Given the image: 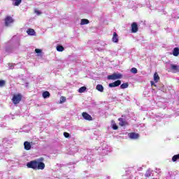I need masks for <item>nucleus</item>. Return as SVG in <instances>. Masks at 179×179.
<instances>
[{
  "mask_svg": "<svg viewBox=\"0 0 179 179\" xmlns=\"http://www.w3.org/2000/svg\"><path fill=\"white\" fill-rule=\"evenodd\" d=\"M43 160L44 158H39L36 160L29 162L27 163V167L33 170H44L45 169V164L43 162Z\"/></svg>",
  "mask_w": 179,
  "mask_h": 179,
  "instance_id": "nucleus-1",
  "label": "nucleus"
},
{
  "mask_svg": "<svg viewBox=\"0 0 179 179\" xmlns=\"http://www.w3.org/2000/svg\"><path fill=\"white\" fill-rule=\"evenodd\" d=\"M94 152H95L94 150L90 151L88 154L85 157L87 163L91 166H92L93 164L96 162L95 155H92Z\"/></svg>",
  "mask_w": 179,
  "mask_h": 179,
  "instance_id": "nucleus-2",
  "label": "nucleus"
},
{
  "mask_svg": "<svg viewBox=\"0 0 179 179\" xmlns=\"http://www.w3.org/2000/svg\"><path fill=\"white\" fill-rule=\"evenodd\" d=\"M101 150H102L103 153L106 154V152H108L109 150L108 145H107V143H103L101 147L96 148L94 150V152H98L99 155H101V152H100Z\"/></svg>",
  "mask_w": 179,
  "mask_h": 179,
  "instance_id": "nucleus-3",
  "label": "nucleus"
},
{
  "mask_svg": "<svg viewBox=\"0 0 179 179\" xmlns=\"http://www.w3.org/2000/svg\"><path fill=\"white\" fill-rule=\"evenodd\" d=\"M122 78V75L120 73H114L112 75H109L107 77L108 80H117V79H121Z\"/></svg>",
  "mask_w": 179,
  "mask_h": 179,
  "instance_id": "nucleus-4",
  "label": "nucleus"
},
{
  "mask_svg": "<svg viewBox=\"0 0 179 179\" xmlns=\"http://www.w3.org/2000/svg\"><path fill=\"white\" fill-rule=\"evenodd\" d=\"M15 22V20H13V18L10 16H7L5 18V26L6 27H9L10 26H11L13 24V23Z\"/></svg>",
  "mask_w": 179,
  "mask_h": 179,
  "instance_id": "nucleus-5",
  "label": "nucleus"
},
{
  "mask_svg": "<svg viewBox=\"0 0 179 179\" xmlns=\"http://www.w3.org/2000/svg\"><path fill=\"white\" fill-rule=\"evenodd\" d=\"M13 103L14 104H19L20 103V101H22V95L20 94H17V95H14L13 96Z\"/></svg>",
  "mask_w": 179,
  "mask_h": 179,
  "instance_id": "nucleus-6",
  "label": "nucleus"
},
{
  "mask_svg": "<svg viewBox=\"0 0 179 179\" xmlns=\"http://www.w3.org/2000/svg\"><path fill=\"white\" fill-rule=\"evenodd\" d=\"M121 85V80H117L113 83H109V87H118Z\"/></svg>",
  "mask_w": 179,
  "mask_h": 179,
  "instance_id": "nucleus-7",
  "label": "nucleus"
},
{
  "mask_svg": "<svg viewBox=\"0 0 179 179\" xmlns=\"http://www.w3.org/2000/svg\"><path fill=\"white\" fill-rule=\"evenodd\" d=\"M82 116L84 118V120H86L87 121H92L93 120L92 115H89V113L86 112L83 113Z\"/></svg>",
  "mask_w": 179,
  "mask_h": 179,
  "instance_id": "nucleus-8",
  "label": "nucleus"
},
{
  "mask_svg": "<svg viewBox=\"0 0 179 179\" xmlns=\"http://www.w3.org/2000/svg\"><path fill=\"white\" fill-rule=\"evenodd\" d=\"M128 136L130 139H138L139 138V134L131 132L128 134Z\"/></svg>",
  "mask_w": 179,
  "mask_h": 179,
  "instance_id": "nucleus-9",
  "label": "nucleus"
},
{
  "mask_svg": "<svg viewBox=\"0 0 179 179\" xmlns=\"http://www.w3.org/2000/svg\"><path fill=\"white\" fill-rule=\"evenodd\" d=\"M138 30V24L136 22H133L131 24V33H137Z\"/></svg>",
  "mask_w": 179,
  "mask_h": 179,
  "instance_id": "nucleus-10",
  "label": "nucleus"
},
{
  "mask_svg": "<svg viewBox=\"0 0 179 179\" xmlns=\"http://www.w3.org/2000/svg\"><path fill=\"white\" fill-rule=\"evenodd\" d=\"M24 148L25 150H30V149H31V144H30L29 141H25L24 143Z\"/></svg>",
  "mask_w": 179,
  "mask_h": 179,
  "instance_id": "nucleus-11",
  "label": "nucleus"
},
{
  "mask_svg": "<svg viewBox=\"0 0 179 179\" xmlns=\"http://www.w3.org/2000/svg\"><path fill=\"white\" fill-rule=\"evenodd\" d=\"M171 71H174V72H177L179 69V66L177 64H171L170 65Z\"/></svg>",
  "mask_w": 179,
  "mask_h": 179,
  "instance_id": "nucleus-12",
  "label": "nucleus"
},
{
  "mask_svg": "<svg viewBox=\"0 0 179 179\" xmlns=\"http://www.w3.org/2000/svg\"><path fill=\"white\" fill-rule=\"evenodd\" d=\"M119 121V125H120V127H125V125L127 124V122H125V120H124V118L120 117L118 119Z\"/></svg>",
  "mask_w": 179,
  "mask_h": 179,
  "instance_id": "nucleus-13",
  "label": "nucleus"
},
{
  "mask_svg": "<svg viewBox=\"0 0 179 179\" xmlns=\"http://www.w3.org/2000/svg\"><path fill=\"white\" fill-rule=\"evenodd\" d=\"M27 33L28 36H36V31L33 29H28Z\"/></svg>",
  "mask_w": 179,
  "mask_h": 179,
  "instance_id": "nucleus-14",
  "label": "nucleus"
},
{
  "mask_svg": "<svg viewBox=\"0 0 179 179\" xmlns=\"http://www.w3.org/2000/svg\"><path fill=\"white\" fill-rule=\"evenodd\" d=\"M96 90H98V92H100L101 93H103V92H104V87H103L102 85L101 84H98L96 87Z\"/></svg>",
  "mask_w": 179,
  "mask_h": 179,
  "instance_id": "nucleus-15",
  "label": "nucleus"
},
{
  "mask_svg": "<svg viewBox=\"0 0 179 179\" xmlns=\"http://www.w3.org/2000/svg\"><path fill=\"white\" fill-rule=\"evenodd\" d=\"M113 43H118V34L116 32L113 33V36L112 38Z\"/></svg>",
  "mask_w": 179,
  "mask_h": 179,
  "instance_id": "nucleus-16",
  "label": "nucleus"
},
{
  "mask_svg": "<svg viewBox=\"0 0 179 179\" xmlns=\"http://www.w3.org/2000/svg\"><path fill=\"white\" fill-rule=\"evenodd\" d=\"M152 176H153V171L150 169H148L145 172V177H152Z\"/></svg>",
  "mask_w": 179,
  "mask_h": 179,
  "instance_id": "nucleus-17",
  "label": "nucleus"
},
{
  "mask_svg": "<svg viewBox=\"0 0 179 179\" xmlns=\"http://www.w3.org/2000/svg\"><path fill=\"white\" fill-rule=\"evenodd\" d=\"M56 50L59 52H62V51H64L65 50V48H64V46H62V45H57L56 47Z\"/></svg>",
  "mask_w": 179,
  "mask_h": 179,
  "instance_id": "nucleus-18",
  "label": "nucleus"
},
{
  "mask_svg": "<svg viewBox=\"0 0 179 179\" xmlns=\"http://www.w3.org/2000/svg\"><path fill=\"white\" fill-rule=\"evenodd\" d=\"M173 55L174 57H178L179 56V48H173Z\"/></svg>",
  "mask_w": 179,
  "mask_h": 179,
  "instance_id": "nucleus-19",
  "label": "nucleus"
},
{
  "mask_svg": "<svg viewBox=\"0 0 179 179\" xmlns=\"http://www.w3.org/2000/svg\"><path fill=\"white\" fill-rule=\"evenodd\" d=\"M42 96L43 99H48L51 94H50V92L48 91H45L43 92Z\"/></svg>",
  "mask_w": 179,
  "mask_h": 179,
  "instance_id": "nucleus-20",
  "label": "nucleus"
},
{
  "mask_svg": "<svg viewBox=\"0 0 179 179\" xmlns=\"http://www.w3.org/2000/svg\"><path fill=\"white\" fill-rule=\"evenodd\" d=\"M159 80H160V77L159 76V74H157V73H154V82H155V83H157V82H159Z\"/></svg>",
  "mask_w": 179,
  "mask_h": 179,
  "instance_id": "nucleus-21",
  "label": "nucleus"
},
{
  "mask_svg": "<svg viewBox=\"0 0 179 179\" xmlns=\"http://www.w3.org/2000/svg\"><path fill=\"white\" fill-rule=\"evenodd\" d=\"M90 22L87 19H82L80 22L81 26H83L85 24H89Z\"/></svg>",
  "mask_w": 179,
  "mask_h": 179,
  "instance_id": "nucleus-22",
  "label": "nucleus"
},
{
  "mask_svg": "<svg viewBox=\"0 0 179 179\" xmlns=\"http://www.w3.org/2000/svg\"><path fill=\"white\" fill-rule=\"evenodd\" d=\"M179 161V154L175 155L172 157V162H176Z\"/></svg>",
  "mask_w": 179,
  "mask_h": 179,
  "instance_id": "nucleus-23",
  "label": "nucleus"
},
{
  "mask_svg": "<svg viewBox=\"0 0 179 179\" xmlns=\"http://www.w3.org/2000/svg\"><path fill=\"white\" fill-rule=\"evenodd\" d=\"M166 179H176V176L169 172L168 173Z\"/></svg>",
  "mask_w": 179,
  "mask_h": 179,
  "instance_id": "nucleus-24",
  "label": "nucleus"
},
{
  "mask_svg": "<svg viewBox=\"0 0 179 179\" xmlns=\"http://www.w3.org/2000/svg\"><path fill=\"white\" fill-rule=\"evenodd\" d=\"M15 1L13 3L14 6H19L20 3H22V0H14Z\"/></svg>",
  "mask_w": 179,
  "mask_h": 179,
  "instance_id": "nucleus-25",
  "label": "nucleus"
},
{
  "mask_svg": "<svg viewBox=\"0 0 179 179\" xmlns=\"http://www.w3.org/2000/svg\"><path fill=\"white\" fill-rule=\"evenodd\" d=\"M157 89H158V90H161V92H164L166 90L163 84L160 85L159 86L157 85Z\"/></svg>",
  "mask_w": 179,
  "mask_h": 179,
  "instance_id": "nucleus-26",
  "label": "nucleus"
},
{
  "mask_svg": "<svg viewBox=\"0 0 179 179\" xmlns=\"http://www.w3.org/2000/svg\"><path fill=\"white\" fill-rule=\"evenodd\" d=\"M129 86V85L128 84V83H125L123 84H120V89H127V87Z\"/></svg>",
  "mask_w": 179,
  "mask_h": 179,
  "instance_id": "nucleus-27",
  "label": "nucleus"
},
{
  "mask_svg": "<svg viewBox=\"0 0 179 179\" xmlns=\"http://www.w3.org/2000/svg\"><path fill=\"white\" fill-rule=\"evenodd\" d=\"M85 92H86V87H85V86L81 87L78 89L79 93H85Z\"/></svg>",
  "mask_w": 179,
  "mask_h": 179,
  "instance_id": "nucleus-28",
  "label": "nucleus"
},
{
  "mask_svg": "<svg viewBox=\"0 0 179 179\" xmlns=\"http://www.w3.org/2000/svg\"><path fill=\"white\" fill-rule=\"evenodd\" d=\"M130 72H131V73L136 74L138 73V69L135 67H133L131 69Z\"/></svg>",
  "mask_w": 179,
  "mask_h": 179,
  "instance_id": "nucleus-29",
  "label": "nucleus"
},
{
  "mask_svg": "<svg viewBox=\"0 0 179 179\" xmlns=\"http://www.w3.org/2000/svg\"><path fill=\"white\" fill-rule=\"evenodd\" d=\"M35 52L36 54H38V55H40V54H41V52H43V50H41V49H35Z\"/></svg>",
  "mask_w": 179,
  "mask_h": 179,
  "instance_id": "nucleus-30",
  "label": "nucleus"
},
{
  "mask_svg": "<svg viewBox=\"0 0 179 179\" xmlns=\"http://www.w3.org/2000/svg\"><path fill=\"white\" fill-rule=\"evenodd\" d=\"M5 80H0V87H3V86H5Z\"/></svg>",
  "mask_w": 179,
  "mask_h": 179,
  "instance_id": "nucleus-31",
  "label": "nucleus"
},
{
  "mask_svg": "<svg viewBox=\"0 0 179 179\" xmlns=\"http://www.w3.org/2000/svg\"><path fill=\"white\" fill-rule=\"evenodd\" d=\"M112 128L113 129H114V131H117V129H118V126L117 125V124L114 123L112 125Z\"/></svg>",
  "mask_w": 179,
  "mask_h": 179,
  "instance_id": "nucleus-32",
  "label": "nucleus"
},
{
  "mask_svg": "<svg viewBox=\"0 0 179 179\" xmlns=\"http://www.w3.org/2000/svg\"><path fill=\"white\" fill-rule=\"evenodd\" d=\"M65 101H66V98L65 96H61L60 103H65Z\"/></svg>",
  "mask_w": 179,
  "mask_h": 179,
  "instance_id": "nucleus-33",
  "label": "nucleus"
},
{
  "mask_svg": "<svg viewBox=\"0 0 179 179\" xmlns=\"http://www.w3.org/2000/svg\"><path fill=\"white\" fill-rule=\"evenodd\" d=\"M63 135L65 138H71V134L68 132H64Z\"/></svg>",
  "mask_w": 179,
  "mask_h": 179,
  "instance_id": "nucleus-34",
  "label": "nucleus"
},
{
  "mask_svg": "<svg viewBox=\"0 0 179 179\" xmlns=\"http://www.w3.org/2000/svg\"><path fill=\"white\" fill-rule=\"evenodd\" d=\"M8 68L9 69H13L15 68V64L11 63L8 64Z\"/></svg>",
  "mask_w": 179,
  "mask_h": 179,
  "instance_id": "nucleus-35",
  "label": "nucleus"
},
{
  "mask_svg": "<svg viewBox=\"0 0 179 179\" xmlns=\"http://www.w3.org/2000/svg\"><path fill=\"white\" fill-rule=\"evenodd\" d=\"M155 170H156L155 173H157V174H160V173H162V170L160 169L156 168Z\"/></svg>",
  "mask_w": 179,
  "mask_h": 179,
  "instance_id": "nucleus-36",
  "label": "nucleus"
},
{
  "mask_svg": "<svg viewBox=\"0 0 179 179\" xmlns=\"http://www.w3.org/2000/svg\"><path fill=\"white\" fill-rule=\"evenodd\" d=\"M35 13H36V15H41V11L38 10H35Z\"/></svg>",
  "mask_w": 179,
  "mask_h": 179,
  "instance_id": "nucleus-37",
  "label": "nucleus"
},
{
  "mask_svg": "<svg viewBox=\"0 0 179 179\" xmlns=\"http://www.w3.org/2000/svg\"><path fill=\"white\" fill-rule=\"evenodd\" d=\"M129 3H130V5L128 6L129 8H132V3H134V1H129Z\"/></svg>",
  "mask_w": 179,
  "mask_h": 179,
  "instance_id": "nucleus-38",
  "label": "nucleus"
},
{
  "mask_svg": "<svg viewBox=\"0 0 179 179\" xmlns=\"http://www.w3.org/2000/svg\"><path fill=\"white\" fill-rule=\"evenodd\" d=\"M151 86H155V87H157V85L155 84L154 81H150Z\"/></svg>",
  "mask_w": 179,
  "mask_h": 179,
  "instance_id": "nucleus-39",
  "label": "nucleus"
},
{
  "mask_svg": "<svg viewBox=\"0 0 179 179\" xmlns=\"http://www.w3.org/2000/svg\"><path fill=\"white\" fill-rule=\"evenodd\" d=\"M6 52H10V50H9V48H6Z\"/></svg>",
  "mask_w": 179,
  "mask_h": 179,
  "instance_id": "nucleus-40",
  "label": "nucleus"
},
{
  "mask_svg": "<svg viewBox=\"0 0 179 179\" xmlns=\"http://www.w3.org/2000/svg\"><path fill=\"white\" fill-rule=\"evenodd\" d=\"M11 120H15V116L14 115H11Z\"/></svg>",
  "mask_w": 179,
  "mask_h": 179,
  "instance_id": "nucleus-41",
  "label": "nucleus"
},
{
  "mask_svg": "<svg viewBox=\"0 0 179 179\" xmlns=\"http://www.w3.org/2000/svg\"><path fill=\"white\" fill-rule=\"evenodd\" d=\"M27 86H29V83H27L25 84V87H27Z\"/></svg>",
  "mask_w": 179,
  "mask_h": 179,
  "instance_id": "nucleus-42",
  "label": "nucleus"
},
{
  "mask_svg": "<svg viewBox=\"0 0 179 179\" xmlns=\"http://www.w3.org/2000/svg\"><path fill=\"white\" fill-rule=\"evenodd\" d=\"M76 152H78V148H76Z\"/></svg>",
  "mask_w": 179,
  "mask_h": 179,
  "instance_id": "nucleus-43",
  "label": "nucleus"
},
{
  "mask_svg": "<svg viewBox=\"0 0 179 179\" xmlns=\"http://www.w3.org/2000/svg\"><path fill=\"white\" fill-rule=\"evenodd\" d=\"M152 179H157V178H152Z\"/></svg>",
  "mask_w": 179,
  "mask_h": 179,
  "instance_id": "nucleus-44",
  "label": "nucleus"
}]
</instances>
